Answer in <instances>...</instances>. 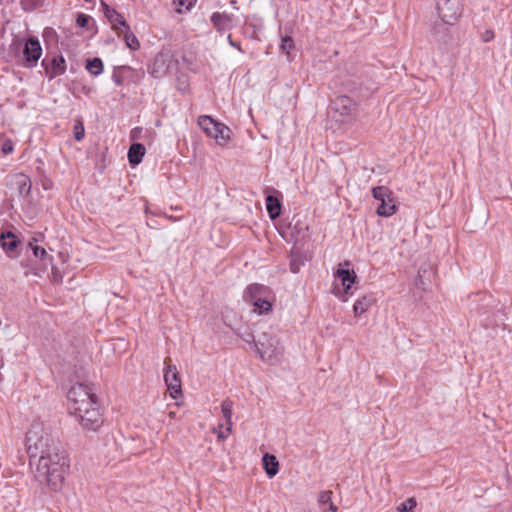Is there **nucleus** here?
I'll use <instances>...</instances> for the list:
<instances>
[{
    "mask_svg": "<svg viewBox=\"0 0 512 512\" xmlns=\"http://www.w3.org/2000/svg\"><path fill=\"white\" fill-rule=\"evenodd\" d=\"M27 452L30 458H38L34 477L40 485L53 491L61 489L69 470V459L65 450L54 445L50 435L40 424H33L26 434Z\"/></svg>",
    "mask_w": 512,
    "mask_h": 512,
    "instance_id": "obj_1",
    "label": "nucleus"
},
{
    "mask_svg": "<svg viewBox=\"0 0 512 512\" xmlns=\"http://www.w3.org/2000/svg\"><path fill=\"white\" fill-rule=\"evenodd\" d=\"M69 410L85 430L96 432L103 423L96 395L90 397V399L79 400L76 404H71Z\"/></svg>",
    "mask_w": 512,
    "mask_h": 512,
    "instance_id": "obj_2",
    "label": "nucleus"
},
{
    "mask_svg": "<svg viewBox=\"0 0 512 512\" xmlns=\"http://www.w3.org/2000/svg\"><path fill=\"white\" fill-rule=\"evenodd\" d=\"M199 126L211 138H214L217 143L223 145L229 139V128L222 123L215 122L210 116L199 117Z\"/></svg>",
    "mask_w": 512,
    "mask_h": 512,
    "instance_id": "obj_3",
    "label": "nucleus"
},
{
    "mask_svg": "<svg viewBox=\"0 0 512 512\" xmlns=\"http://www.w3.org/2000/svg\"><path fill=\"white\" fill-rule=\"evenodd\" d=\"M392 191L386 186H377L372 189V196L380 201L377 208V214L381 217H389L393 215L397 207L392 200Z\"/></svg>",
    "mask_w": 512,
    "mask_h": 512,
    "instance_id": "obj_4",
    "label": "nucleus"
},
{
    "mask_svg": "<svg viewBox=\"0 0 512 512\" xmlns=\"http://www.w3.org/2000/svg\"><path fill=\"white\" fill-rule=\"evenodd\" d=\"M42 55V46L35 36H29L23 48L22 65L25 68H33L37 65Z\"/></svg>",
    "mask_w": 512,
    "mask_h": 512,
    "instance_id": "obj_5",
    "label": "nucleus"
},
{
    "mask_svg": "<svg viewBox=\"0 0 512 512\" xmlns=\"http://www.w3.org/2000/svg\"><path fill=\"white\" fill-rule=\"evenodd\" d=\"M255 347L263 360H271L280 353L278 340L268 333H263L259 337Z\"/></svg>",
    "mask_w": 512,
    "mask_h": 512,
    "instance_id": "obj_6",
    "label": "nucleus"
},
{
    "mask_svg": "<svg viewBox=\"0 0 512 512\" xmlns=\"http://www.w3.org/2000/svg\"><path fill=\"white\" fill-rule=\"evenodd\" d=\"M41 66L44 68L45 74L49 80L63 75L67 69L66 61L60 54L53 55L51 58L46 56L42 60Z\"/></svg>",
    "mask_w": 512,
    "mask_h": 512,
    "instance_id": "obj_7",
    "label": "nucleus"
},
{
    "mask_svg": "<svg viewBox=\"0 0 512 512\" xmlns=\"http://www.w3.org/2000/svg\"><path fill=\"white\" fill-rule=\"evenodd\" d=\"M335 277L341 282V285L343 286V292L341 293L340 290H334V294L338 296L343 302H346L348 300L347 296L350 294L349 291L351 286L356 281V273L352 269L339 267L335 272Z\"/></svg>",
    "mask_w": 512,
    "mask_h": 512,
    "instance_id": "obj_8",
    "label": "nucleus"
},
{
    "mask_svg": "<svg viewBox=\"0 0 512 512\" xmlns=\"http://www.w3.org/2000/svg\"><path fill=\"white\" fill-rule=\"evenodd\" d=\"M168 359H165L167 365L164 370V381L170 391L172 398L177 399L182 393L181 380L175 365L167 364Z\"/></svg>",
    "mask_w": 512,
    "mask_h": 512,
    "instance_id": "obj_9",
    "label": "nucleus"
},
{
    "mask_svg": "<svg viewBox=\"0 0 512 512\" xmlns=\"http://www.w3.org/2000/svg\"><path fill=\"white\" fill-rule=\"evenodd\" d=\"M437 11L441 20L449 25L454 24L461 15L458 2H450L447 6L437 3Z\"/></svg>",
    "mask_w": 512,
    "mask_h": 512,
    "instance_id": "obj_10",
    "label": "nucleus"
},
{
    "mask_svg": "<svg viewBox=\"0 0 512 512\" xmlns=\"http://www.w3.org/2000/svg\"><path fill=\"white\" fill-rule=\"evenodd\" d=\"M95 394L92 392V389L84 383H76L68 390L67 399H68V407L71 404H76L79 400H87Z\"/></svg>",
    "mask_w": 512,
    "mask_h": 512,
    "instance_id": "obj_11",
    "label": "nucleus"
},
{
    "mask_svg": "<svg viewBox=\"0 0 512 512\" xmlns=\"http://www.w3.org/2000/svg\"><path fill=\"white\" fill-rule=\"evenodd\" d=\"M270 294V289L262 284L254 283L250 284L243 293V299L245 302L252 303L257 301V298H265Z\"/></svg>",
    "mask_w": 512,
    "mask_h": 512,
    "instance_id": "obj_12",
    "label": "nucleus"
},
{
    "mask_svg": "<svg viewBox=\"0 0 512 512\" xmlns=\"http://www.w3.org/2000/svg\"><path fill=\"white\" fill-rule=\"evenodd\" d=\"M102 6L104 9V15L111 23L113 30L120 34V31L128 26V23L120 13L115 9L110 8L106 3L102 2Z\"/></svg>",
    "mask_w": 512,
    "mask_h": 512,
    "instance_id": "obj_13",
    "label": "nucleus"
},
{
    "mask_svg": "<svg viewBox=\"0 0 512 512\" xmlns=\"http://www.w3.org/2000/svg\"><path fill=\"white\" fill-rule=\"evenodd\" d=\"M331 107L340 115L348 116L353 112L355 104L350 97L342 95L332 101Z\"/></svg>",
    "mask_w": 512,
    "mask_h": 512,
    "instance_id": "obj_14",
    "label": "nucleus"
},
{
    "mask_svg": "<svg viewBox=\"0 0 512 512\" xmlns=\"http://www.w3.org/2000/svg\"><path fill=\"white\" fill-rule=\"evenodd\" d=\"M211 22L218 32H224L230 28L232 17L226 13L214 12L211 15Z\"/></svg>",
    "mask_w": 512,
    "mask_h": 512,
    "instance_id": "obj_15",
    "label": "nucleus"
},
{
    "mask_svg": "<svg viewBox=\"0 0 512 512\" xmlns=\"http://www.w3.org/2000/svg\"><path fill=\"white\" fill-rule=\"evenodd\" d=\"M145 147L141 143H133L128 151V160L132 166L138 165L145 155Z\"/></svg>",
    "mask_w": 512,
    "mask_h": 512,
    "instance_id": "obj_16",
    "label": "nucleus"
},
{
    "mask_svg": "<svg viewBox=\"0 0 512 512\" xmlns=\"http://www.w3.org/2000/svg\"><path fill=\"white\" fill-rule=\"evenodd\" d=\"M263 468L266 474L271 478L274 477L279 470V462L276 456L266 453L262 458Z\"/></svg>",
    "mask_w": 512,
    "mask_h": 512,
    "instance_id": "obj_17",
    "label": "nucleus"
},
{
    "mask_svg": "<svg viewBox=\"0 0 512 512\" xmlns=\"http://www.w3.org/2000/svg\"><path fill=\"white\" fill-rule=\"evenodd\" d=\"M281 208H282V204H281L280 200L278 199V197H276L274 195H268L266 197V209L269 214V217L272 220H275L276 218H278L280 216Z\"/></svg>",
    "mask_w": 512,
    "mask_h": 512,
    "instance_id": "obj_18",
    "label": "nucleus"
},
{
    "mask_svg": "<svg viewBox=\"0 0 512 512\" xmlns=\"http://www.w3.org/2000/svg\"><path fill=\"white\" fill-rule=\"evenodd\" d=\"M0 243L5 251L13 252L18 246L19 240L15 234L9 231L1 233Z\"/></svg>",
    "mask_w": 512,
    "mask_h": 512,
    "instance_id": "obj_19",
    "label": "nucleus"
},
{
    "mask_svg": "<svg viewBox=\"0 0 512 512\" xmlns=\"http://www.w3.org/2000/svg\"><path fill=\"white\" fill-rule=\"evenodd\" d=\"M373 301H374L373 298L371 296H367V295L358 299L353 305L354 315L356 317H358V316L362 315L363 313H365L366 311H368V309L373 304Z\"/></svg>",
    "mask_w": 512,
    "mask_h": 512,
    "instance_id": "obj_20",
    "label": "nucleus"
},
{
    "mask_svg": "<svg viewBox=\"0 0 512 512\" xmlns=\"http://www.w3.org/2000/svg\"><path fill=\"white\" fill-rule=\"evenodd\" d=\"M15 183L18 186L19 194L22 196H28L31 191V180L25 174H17L15 176Z\"/></svg>",
    "mask_w": 512,
    "mask_h": 512,
    "instance_id": "obj_21",
    "label": "nucleus"
},
{
    "mask_svg": "<svg viewBox=\"0 0 512 512\" xmlns=\"http://www.w3.org/2000/svg\"><path fill=\"white\" fill-rule=\"evenodd\" d=\"M232 409L233 402L228 398L225 399L221 404V411L227 426V432H231L232 429Z\"/></svg>",
    "mask_w": 512,
    "mask_h": 512,
    "instance_id": "obj_22",
    "label": "nucleus"
},
{
    "mask_svg": "<svg viewBox=\"0 0 512 512\" xmlns=\"http://www.w3.org/2000/svg\"><path fill=\"white\" fill-rule=\"evenodd\" d=\"M120 33H123V37L127 47L134 51L140 48V43L137 37L132 33L129 25L122 29Z\"/></svg>",
    "mask_w": 512,
    "mask_h": 512,
    "instance_id": "obj_23",
    "label": "nucleus"
},
{
    "mask_svg": "<svg viewBox=\"0 0 512 512\" xmlns=\"http://www.w3.org/2000/svg\"><path fill=\"white\" fill-rule=\"evenodd\" d=\"M254 307V312L258 314H267L272 310V303L269 301L268 297L265 298H257V301L251 303Z\"/></svg>",
    "mask_w": 512,
    "mask_h": 512,
    "instance_id": "obj_24",
    "label": "nucleus"
},
{
    "mask_svg": "<svg viewBox=\"0 0 512 512\" xmlns=\"http://www.w3.org/2000/svg\"><path fill=\"white\" fill-rule=\"evenodd\" d=\"M36 241H37L36 239H33V241H30L29 246L32 249L33 255L36 258H39L43 262V265L46 266L48 262L49 263L51 262V258L48 256L46 250L43 247H40L35 244Z\"/></svg>",
    "mask_w": 512,
    "mask_h": 512,
    "instance_id": "obj_25",
    "label": "nucleus"
},
{
    "mask_svg": "<svg viewBox=\"0 0 512 512\" xmlns=\"http://www.w3.org/2000/svg\"><path fill=\"white\" fill-rule=\"evenodd\" d=\"M86 69L94 76H98L103 72V62L99 57L88 59Z\"/></svg>",
    "mask_w": 512,
    "mask_h": 512,
    "instance_id": "obj_26",
    "label": "nucleus"
},
{
    "mask_svg": "<svg viewBox=\"0 0 512 512\" xmlns=\"http://www.w3.org/2000/svg\"><path fill=\"white\" fill-rule=\"evenodd\" d=\"M74 138L81 141L85 136V129L81 119H77L73 128Z\"/></svg>",
    "mask_w": 512,
    "mask_h": 512,
    "instance_id": "obj_27",
    "label": "nucleus"
},
{
    "mask_svg": "<svg viewBox=\"0 0 512 512\" xmlns=\"http://www.w3.org/2000/svg\"><path fill=\"white\" fill-rule=\"evenodd\" d=\"M331 497H332V491H330V490H324V491L319 492L318 497H317V502H318L319 506L322 508L325 505H328L330 502H332Z\"/></svg>",
    "mask_w": 512,
    "mask_h": 512,
    "instance_id": "obj_28",
    "label": "nucleus"
},
{
    "mask_svg": "<svg viewBox=\"0 0 512 512\" xmlns=\"http://www.w3.org/2000/svg\"><path fill=\"white\" fill-rule=\"evenodd\" d=\"M196 0H174V4L176 5V10L179 13H182L184 10H190Z\"/></svg>",
    "mask_w": 512,
    "mask_h": 512,
    "instance_id": "obj_29",
    "label": "nucleus"
},
{
    "mask_svg": "<svg viewBox=\"0 0 512 512\" xmlns=\"http://www.w3.org/2000/svg\"><path fill=\"white\" fill-rule=\"evenodd\" d=\"M281 50L287 54L294 48V40L290 36H285L281 40Z\"/></svg>",
    "mask_w": 512,
    "mask_h": 512,
    "instance_id": "obj_30",
    "label": "nucleus"
},
{
    "mask_svg": "<svg viewBox=\"0 0 512 512\" xmlns=\"http://www.w3.org/2000/svg\"><path fill=\"white\" fill-rule=\"evenodd\" d=\"M417 503L414 498H409L399 507V512H409L416 507Z\"/></svg>",
    "mask_w": 512,
    "mask_h": 512,
    "instance_id": "obj_31",
    "label": "nucleus"
},
{
    "mask_svg": "<svg viewBox=\"0 0 512 512\" xmlns=\"http://www.w3.org/2000/svg\"><path fill=\"white\" fill-rule=\"evenodd\" d=\"M91 20V17L84 13H78L76 18V24L81 28H87L89 22Z\"/></svg>",
    "mask_w": 512,
    "mask_h": 512,
    "instance_id": "obj_32",
    "label": "nucleus"
},
{
    "mask_svg": "<svg viewBox=\"0 0 512 512\" xmlns=\"http://www.w3.org/2000/svg\"><path fill=\"white\" fill-rule=\"evenodd\" d=\"M1 150L3 154L8 155L14 151V143L11 139H6L2 144Z\"/></svg>",
    "mask_w": 512,
    "mask_h": 512,
    "instance_id": "obj_33",
    "label": "nucleus"
},
{
    "mask_svg": "<svg viewBox=\"0 0 512 512\" xmlns=\"http://www.w3.org/2000/svg\"><path fill=\"white\" fill-rule=\"evenodd\" d=\"M303 265V262L300 259L293 258L290 261V270L293 273H298L300 271V267Z\"/></svg>",
    "mask_w": 512,
    "mask_h": 512,
    "instance_id": "obj_34",
    "label": "nucleus"
},
{
    "mask_svg": "<svg viewBox=\"0 0 512 512\" xmlns=\"http://www.w3.org/2000/svg\"><path fill=\"white\" fill-rule=\"evenodd\" d=\"M241 338H242L245 342H247V343H252V342H253V343H256V342H255L254 335H253L252 333H250V332H246V333L242 334V335H241Z\"/></svg>",
    "mask_w": 512,
    "mask_h": 512,
    "instance_id": "obj_35",
    "label": "nucleus"
},
{
    "mask_svg": "<svg viewBox=\"0 0 512 512\" xmlns=\"http://www.w3.org/2000/svg\"><path fill=\"white\" fill-rule=\"evenodd\" d=\"M494 38V32L492 30H486L483 33L482 40L484 42H489Z\"/></svg>",
    "mask_w": 512,
    "mask_h": 512,
    "instance_id": "obj_36",
    "label": "nucleus"
},
{
    "mask_svg": "<svg viewBox=\"0 0 512 512\" xmlns=\"http://www.w3.org/2000/svg\"><path fill=\"white\" fill-rule=\"evenodd\" d=\"M322 512H338V507L333 502H330L328 508H323Z\"/></svg>",
    "mask_w": 512,
    "mask_h": 512,
    "instance_id": "obj_37",
    "label": "nucleus"
},
{
    "mask_svg": "<svg viewBox=\"0 0 512 512\" xmlns=\"http://www.w3.org/2000/svg\"><path fill=\"white\" fill-rule=\"evenodd\" d=\"M112 80L115 82L116 85L120 86L123 82V79L120 75L117 73H113Z\"/></svg>",
    "mask_w": 512,
    "mask_h": 512,
    "instance_id": "obj_38",
    "label": "nucleus"
},
{
    "mask_svg": "<svg viewBox=\"0 0 512 512\" xmlns=\"http://www.w3.org/2000/svg\"><path fill=\"white\" fill-rule=\"evenodd\" d=\"M150 73L154 76V77H159L160 76V70H159V67H156L153 65V68L152 70L150 71Z\"/></svg>",
    "mask_w": 512,
    "mask_h": 512,
    "instance_id": "obj_39",
    "label": "nucleus"
},
{
    "mask_svg": "<svg viewBox=\"0 0 512 512\" xmlns=\"http://www.w3.org/2000/svg\"><path fill=\"white\" fill-rule=\"evenodd\" d=\"M163 65L164 64V61H163V55H157L154 59V63L153 65L156 66L158 65V63H160Z\"/></svg>",
    "mask_w": 512,
    "mask_h": 512,
    "instance_id": "obj_40",
    "label": "nucleus"
},
{
    "mask_svg": "<svg viewBox=\"0 0 512 512\" xmlns=\"http://www.w3.org/2000/svg\"><path fill=\"white\" fill-rule=\"evenodd\" d=\"M229 434H230V432H227V430H226L225 432L221 431V432H219V434H218V438H219V439H222V440H223V439H226V438L228 437V435H229Z\"/></svg>",
    "mask_w": 512,
    "mask_h": 512,
    "instance_id": "obj_41",
    "label": "nucleus"
},
{
    "mask_svg": "<svg viewBox=\"0 0 512 512\" xmlns=\"http://www.w3.org/2000/svg\"><path fill=\"white\" fill-rule=\"evenodd\" d=\"M228 41H229V44L233 47H237L238 49H240L239 45L236 44L233 40H232V37L231 35H228Z\"/></svg>",
    "mask_w": 512,
    "mask_h": 512,
    "instance_id": "obj_42",
    "label": "nucleus"
},
{
    "mask_svg": "<svg viewBox=\"0 0 512 512\" xmlns=\"http://www.w3.org/2000/svg\"><path fill=\"white\" fill-rule=\"evenodd\" d=\"M450 2H452V0H443L442 4H445V6H447Z\"/></svg>",
    "mask_w": 512,
    "mask_h": 512,
    "instance_id": "obj_43",
    "label": "nucleus"
},
{
    "mask_svg": "<svg viewBox=\"0 0 512 512\" xmlns=\"http://www.w3.org/2000/svg\"><path fill=\"white\" fill-rule=\"evenodd\" d=\"M343 265H344V266H349V265H350V263L346 261V262H344V264H343Z\"/></svg>",
    "mask_w": 512,
    "mask_h": 512,
    "instance_id": "obj_44",
    "label": "nucleus"
},
{
    "mask_svg": "<svg viewBox=\"0 0 512 512\" xmlns=\"http://www.w3.org/2000/svg\"><path fill=\"white\" fill-rule=\"evenodd\" d=\"M85 2H91L92 0H84Z\"/></svg>",
    "mask_w": 512,
    "mask_h": 512,
    "instance_id": "obj_45",
    "label": "nucleus"
}]
</instances>
